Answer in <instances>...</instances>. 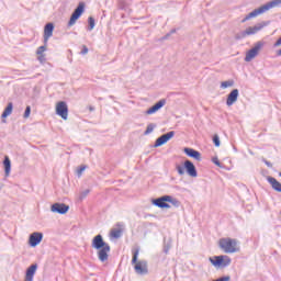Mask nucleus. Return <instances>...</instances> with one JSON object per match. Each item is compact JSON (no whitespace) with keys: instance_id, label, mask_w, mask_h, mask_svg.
I'll return each mask as SVG.
<instances>
[{"instance_id":"412c9836","label":"nucleus","mask_w":281,"mask_h":281,"mask_svg":"<svg viewBox=\"0 0 281 281\" xmlns=\"http://www.w3.org/2000/svg\"><path fill=\"white\" fill-rule=\"evenodd\" d=\"M14 109V104L12 102H9L7 108L1 114L2 120H5L9 115H12V110Z\"/></svg>"},{"instance_id":"37998d69","label":"nucleus","mask_w":281,"mask_h":281,"mask_svg":"<svg viewBox=\"0 0 281 281\" xmlns=\"http://www.w3.org/2000/svg\"><path fill=\"white\" fill-rule=\"evenodd\" d=\"M90 111H95V109L93 106H90Z\"/></svg>"},{"instance_id":"c85d7f7f","label":"nucleus","mask_w":281,"mask_h":281,"mask_svg":"<svg viewBox=\"0 0 281 281\" xmlns=\"http://www.w3.org/2000/svg\"><path fill=\"white\" fill-rule=\"evenodd\" d=\"M213 144H214V146H215L216 148H218V147L221 146V137H218L217 134H215V135L213 136Z\"/></svg>"},{"instance_id":"2f4dec72","label":"nucleus","mask_w":281,"mask_h":281,"mask_svg":"<svg viewBox=\"0 0 281 281\" xmlns=\"http://www.w3.org/2000/svg\"><path fill=\"white\" fill-rule=\"evenodd\" d=\"M31 113H32V108H31L30 105H27V106L25 108L23 117H24L25 120H27V117H30V114H31Z\"/></svg>"},{"instance_id":"4be33fe9","label":"nucleus","mask_w":281,"mask_h":281,"mask_svg":"<svg viewBox=\"0 0 281 281\" xmlns=\"http://www.w3.org/2000/svg\"><path fill=\"white\" fill-rule=\"evenodd\" d=\"M44 36H54V23L49 22L44 26Z\"/></svg>"},{"instance_id":"b1692460","label":"nucleus","mask_w":281,"mask_h":281,"mask_svg":"<svg viewBox=\"0 0 281 281\" xmlns=\"http://www.w3.org/2000/svg\"><path fill=\"white\" fill-rule=\"evenodd\" d=\"M155 128H157V124L155 123H149L147 125L146 131L144 132V135H150V133H153L155 131Z\"/></svg>"},{"instance_id":"423d86ee","label":"nucleus","mask_w":281,"mask_h":281,"mask_svg":"<svg viewBox=\"0 0 281 281\" xmlns=\"http://www.w3.org/2000/svg\"><path fill=\"white\" fill-rule=\"evenodd\" d=\"M238 245V240L226 237V238H221L218 241V247L222 248L224 254H236L238 249L236 246Z\"/></svg>"},{"instance_id":"f3484780","label":"nucleus","mask_w":281,"mask_h":281,"mask_svg":"<svg viewBox=\"0 0 281 281\" xmlns=\"http://www.w3.org/2000/svg\"><path fill=\"white\" fill-rule=\"evenodd\" d=\"M238 95H239L238 89H233V90L228 93V95H227V98H226V104H227V106H232L235 102H237V101H238Z\"/></svg>"},{"instance_id":"cd10ccee","label":"nucleus","mask_w":281,"mask_h":281,"mask_svg":"<svg viewBox=\"0 0 281 281\" xmlns=\"http://www.w3.org/2000/svg\"><path fill=\"white\" fill-rule=\"evenodd\" d=\"M91 192V190L89 189H86L85 191H82L80 194H79V201H83V199H87V196H89V193Z\"/></svg>"},{"instance_id":"6e6552de","label":"nucleus","mask_w":281,"mask_h":281,"mask_svg":"<svg viewBox=\"0 0 281 281\" xmlns=\"http://www.w3.org/2000/svg\"><path fill=\"white\" fill-rule=\"evenodd\" d=\"M85 14V2H79L78 7L74 10L68 21V27L76 25V21Z\"/></svg>"},{"instance_id":"58836bf2","label":"nucleus","mask_w":281,"mask_h":281,"mask_svg":"<svg viewBox=\"0 0 281 281\" xmlns=\"http://www.w3.org/2000/svg\"><path fill=\"white\" fill-rule=\"evenodd\" d=\"M280 45H281V37L276 41L273 47H280Z\"/></svg>"},{"instance_id":"72a5a7b5","label":"nucleus","mask_w":281,"mask_h":281,"mask_svg":"<svg viewBox=\"0 0 281 281\" xmlns=\"http://www.w3.org/2000/svg\"><path fill=\"white\" fill-rule=\"evenodd\" d=\"M175 32H177V29H172L170 31V33H167L164 37H162V41H167V38L171 35V34H175Z\"/></svg>"},{"instance_id":"bb28decb","label":"nucleus","mask_w":281,"mask_h":281,"mask_svg":"<svg viewBox=\"0 0 281 281\" xmlns=\"http://www.w3.org/2000/svg\"><path fill=\"white\" fill-rule=\"evenodd\" d=\"M229 87H234V80H227L221 82V89H227Z\"/></svg>"},{"instance_id":"473e14b6","label":"nucleus","mask_w":281,"mask_h":281,"mask_svg":"<svg viewBox=\"0 0 281 281\" xmlns=\"http://www.w3.org/2000/svg\"><path fill=\"white\" fill-rule=\"evenodd\" d=\"M83 170H87V166H80L77 169V177L81 178Z\"/></svg>"},{"instance_id":"79ce46f5","label":"nucleus","mask_w":281,"mask_h":281,"mask_svg":"<svg viewBox=\"0 0 281 281\" xmlns=\"http://www.w3.org/2000/svg\"><path fill=\"white\" fill-rule=\"evenodd\" d=\"M277 56H281V49L277 52Z\"/></svg>"},{"instance_id":"0eeeda50","label":"nucleus","mask_w":281,"mask_h":281,"mask_svg":"<svg viewBox=\"0 0 281 281\" xmlns=\"http://www.w3.org/2000/svg\"><path fill=\"white\" fill-rule=\"evenodd\" d=\"M209 260L216 269H225L232 265V258L227 255L210 257Z\"/></svg>"},{"instance_id":"f704fd0d","label":"nucleus","mask_w":281,"mask_h":281,"mask_svg":"<svg viewBox=\"0 0 281 281\" xmlns=\"http://www.w3.org/2000/svg\"><path fill=\"white\" fill-rule=\"evenodd\" d=\"M80 54H81L82 56H86V54H89V48H88L86 45H83V46H82V49H81V52H80Z\"/></svg>"},{"instance_id":"5701e85b","label":"nucleus","mask_w":281,"mask_h":281,"mask_svg":"<svg viewBox=\"0 0 281 281\" xmlns=\"http://www.w3.org/2000/svg\"><path fill=\"white\" fill-rule=\"evenodd\" d=\"M168 203H171L173 207H180L181 206V201H179L177 198H173L172 195H168Z\"/></svg>"},{"instance_id":"f8f14e48","label":"nucleus","mask_w":281,"mask_h":281,"mask_svg":"<svg viewBox=\"0 0 281 281\" xmlns=\"http://www.w3.org/2000/svg\"><path fill=\"white\" fill-rule=\"evenodd\" d=\"M168 195H162L158 199H153L151 203L156 207H160V210H170V204H168Z\"/></svg>"},{"instance_id":"4c0bfd02","label":"nucleus","mask_w":281,"mask_h":281,"mask_svg":"<svg viewBox=\"0 0 281 281\" xmlns=\"http://www.w3.org/2000/svg\"><path fill=\"white\" fill-rule=\"evenodd\" d=\"M263 162L266 164V166L268 168H273V164H271V161L267 160V159H263Z\"/></svg>"},{"instance_id":"1a4fd4ad","label":"nucleus","mask_w":281,"mask_h":281,"mask_svg":"<svg viewBox=\"0 0 281 281\" xmlns=\"http://www.w3.org/2000/svg\"><path fill=\"white\" fill-rule=\"evenodd\" d=\"M265 47V42H257L252 48H250L245 56L246 63H251L256 56H258V53Z\"/></svg>"},{"instance_id":"a878e982","label":"nucleus","mask_w":281,"mask_h":281,"mask_svg":"<svg viewBox=\"0 0 281 281\" xmlns=\"http://www.w3.org/2000/svg\"><path fill=\"white\" fill-rule=\"evenodd\" d=\"M110 234L112 238H120L122 236V228H114Z\"/></svg>"},{"instance_id":"f257e3e1","label":"nucleus","mask_w":281,"mask_h":281,"mask_svg":"<svg viewBox=\"0 0 281 281\" xmlns=\"http://www.w3.org/2000/svg\"><path fill=\"white\" fill-rule=\"evenodd\" d=\"M91 247L98 251L97 256L100 262L109 261V254H111V246L109 245V243L104 241V237H102L101 234L93 237Z\"/></svg>"},{"instance_id":"9b49d317","label":"nucleus","mask_w":281,"mask_h":281,"mask_svg":"<svg viewBox=\"0 0 281 281\" xmlns=\"http://www.w3.org/2000/svg\"><path fill=\"white\" fill-rule=\"evenodd\" d=\"M172 137H175V131L162 134L160 137L156 139L154 144V148H159V146H164V144H168V142H170Z\"/></svg>"},{"instance_id":"2eb2a0df","label":"nucleus","mask_w":281,"mask_h":281,"mask_svg":"<svg viewBox=\"0 0 281 281\" xmlns=\"http://www.w3.org/2000/svg\"><path fill=\"white\" fill-rule=\"evenodd\" d=\"M164 106H166V99H161L156 102L151 108L146 111V115H153L157 113V111H159L160 109H164Z\"/></svg>"},{"instance_id":"7c9ffc66","label":"nucleus","mask_w":281,"mask_h":281,"mask_svg":"<svg viewBox=\"0 0 281 281\" xmlns=\"http://www.w3.org/2000/svg\"><path fill=\"white\" fill-rule=\"evenodd\" d=\"M45 52H47V46L43 45V46H40L36 50V54L37 55H45Z\"/></svg>"},{"instance_id":"ddd939ff","label":"nucleus","mask_w":281,"mask_h":281,"mask_svg":"<svg viewBox=\"0 0 281 281\" xmlns=\"http://www.w3.org/2000/svg\"><path fill=\"white\" fill-rule=\"evenodd\" d=\"M43 243V233L34 232L29 236V245L30 247H38Z\"/></svg>"},{"instance_id":"9d476101","label":"nucleus","mask_w":281,"mask_h":281,"mask_svg":"<svg viewBox=\"0 0 281 281\" xmlns=\"http://www.w3.org/2000/svg\"><path fill=\"white\" fill-rule=\"evenodd\" d=\"M56 115H59L61 120H67V117H69V106L67 105V102L65 101L57 102Z\"/></svg>"},{"instance_id":"393cba45","label":"nucleus","mask_w":281,"mask_h":281,"mask_svg":"<svg viewBox=\"0 0 281 281\" xmlns=\"http://www.w3.org/2000/svg\"><path fill=\"white\" fill-rule=\"evenodd\" d=\"M95 27V19L93 16L88 18V32H91Z\"/></svg>"},{"instance_id":"e433bc0d","label":"nucleus","mask_w":281,"mask_h":281,"mask_svg":"<svg viewBox=\"0 0 281 281\" xmlns=\"http://www.w3.org/2000/svg\"><path fill=\"white\" fill-rule=\"evenodd\" d=\"M49 38H52V36L44 35V45H45V47H47V43H48Z\"/></svg>"},{"instance_id":"c9c22d12","label":"nucleus","mask_w":281,"mask_h":281,"mask_svg":"<svg viewBox=\"0 0 281 281\" xmlns=\"http://www.w3.org/2000/svg\"><path fill=\"white\" fill-rule=\"evenodd\" d=\"M37 60L41 63H45V60L47 59L45 58V55H37Z\"/></svg>"},{"instance_id":"aec40b11","label":"nucleus","mask_w":281,"mask_h":281,"mask_svg":"<svg viewBox=\"0 0 281 281\" xmlns=\"http://www.w3.org/2000/svg\"><path fill=\"white\" fill-rule=\"evenodd\" d=\"M3 168L5 177H10V172L12 170V161L10 160L9 156H4Z\"/></svg>"},{"instance_id":"ea45409f","label":"nucleus","mask_w":281,"mask_h":281,"mask_svg":"<svg viewBox=\"0 0 281 281\" xmlns=\"http://www.w3.org/2000/svg\"><path fill=\"white\" fill-rule=\"evenodd\" d=\"M168 251H170V246L169 245H166L164 247V254H168Z\"/></svg>"},{"instance_id":"c756f323","label":"nucleus","mask_w":281,"mask_h":281,"mask_svg":"<svg viewBox=\"0 0 281 281\" xmlns=\"http://www.w3.org/2000/svg\"><path fill=\"white\" fill-rule=\"evenodd\" d=\"M212 161L215 166H217V168H225V165H223L221 160H218V157H213Z\"/></svg>"},{"instance_id":"a19ab883","label":"nucleus","mask_w":281,"mask_h":281,"mask_svg":"<svg viewBox=\"0 0 281 281\" xmlns=\"http://www.w3.org/2000/svg\"><path fill=\"white\" fill-rule=\"evenodd\" d=\"M116 227H124V224L123 223H117Z\"/></svg>"},{"instance_id":"f03ea898","label":"nucleus","mask_w":281,"mask_h":281,"mask_svg":"<svg viewBox=\"0 0 281 281\" xmlns=\"http://www.w3.org/2000/svg\"><path fill=\"white\" fill-rule=\"evenodd\" d=\"M139 258V247L132 248V265L137 276H148V261L137 260Z\"/></svg>"},{"instance_id":"dca6fc26","label":"nucleus","mask_w":281,"mask_h":281,"mask_svg":"<svg viewBox=\"0 0 281 281\" xmlns=\"http://www.w3.org/2000/svg\"><path fill=\"white\" fill-rule=\"evenodd\" d=\"M36 269H38L37 263L31 265L26 269L24 281H34V276H36Z\"/></svg>"},{"instance_id":"6ab92c4d","label":"nucleus","mask_w":281,"mask_h":281,"mask_svg":"<svg viewBox=\"0 0 281 281\" xmlns=\"http://www.w3.org/2000/svg\"><path fill=\"white\" fill-rule=\"evenodd\" d=\"M267 181L268 183H270L272 190H274V192H281V183L280 181H278L276 178L268 176L267 177Z\"/></svg>"},{"instance_id":"a211bd4d","label":"nucleus","mask_w":281,"mask_h":281,"mask_svg":"<svg viewBox=\"0 0 281 281\" xmlns=\"http://www.w3.org/2000/svg\"><path fill=\"white\" fill-rule=\"evenodd\" d=\"M183 153L187 155V157H191V159H195V161H201V153L199 150L186 147Z\"/></svg>"},{"instance_id":"39448f33","label":"nucleus","mask_w":281,"mask_h":281,"mask_svg":"<svg viewBox=\"0 0 281 281\" xmlns=\"http://www.w3.org/2000/svg\"><path fill=\"white\" fill-rule=\"evenodd\" d=\"M269 21L260 22L256 24L255 26L247 27L245 31H241L235 35L236 41H243V38H246L247 36H251L254 34H257V32H260L263 27H267L269 25Z\"/></svg>"},{"instance_id":"7ed1b4c3","label":"nucleus","mask_w":281,"mask_h":281,"mask_svg":"<svg viewBox=\"0 0 281 281\" xmlns=\"http://www.w3.org/2000/svg\"><path fill=\"white\" fill-rule=\"evenodd\" d=\"M280 3H281V0H272L263 5L259 7L258 9H255L254 11L248 13L244 20H241V23L249 21V19H256V16H258L259 14H265V12H269V10H271V8H278V5H280Z\"/></svg>"},{"instance_id":"20e7f679","label":"nucleus","mask_w":281,"mask_h":281,"mask_svg":"<svg viewBox=\"0 0 281 281\" xmlns=\"http://www.w3.org/2000/svg\"><path fill=\"white\" fill-rule=\"evenodd\" d=\"M176 170L180 177H183V175H189V177L196 178L199 177V172L196 171V166H194V162L192 160H184L183 165H176Z\"/></svg>"},{"instance_id":"4468645a","label":"nucleus","mask_w":281,"mask_h":281,"mask_svg":"<svg viewBox=\"0 0 281 281\" xmlns=\"http://www.w3.org/2000/svg\"><path fill=\"white\" fill-rule=\"evenodd\" d=\"M50 212H54V214H67L69 212V205L65 203H54L50 206Z\"/></svg>"}]
</instances>
